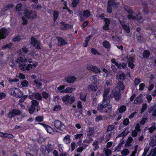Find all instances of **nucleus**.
Masks as SVG:
<instances>
[{
	"mask_svg": "<svg viewBox=\"0 0 156 156\" xmlns=\"http://www.w3.org/2000/svg\"><path fill=\"white\" fill-rule=\"evenodd\" d=\"M58 16V12L57 11H55L53 13L54 20L55 21L57 18Z\"/></svg>",
	"mask_w": 156,
	"mask_h": 156,
	"instance_id": "5fc2aeb1",
	"label": "nucleus"
},
{
	"mask_svg": "<svg viewBox=\"0 0 156 156\" xmlns=\"http://www.w3.org/2000/svg\"><path fill=\"white\" fill-rule=\"evenodd\" d=\"M83 137V134L82 133L77 134L74 136L75 139H81Z\"/></svg>",
	"mask_w": 156,
	"mask_h": 156,
	"instance_id": "3c124183",
	"label": "nucleus"
},
{
	"mask_svg": "<svg viewBox=\"0 0 156 156\" xmlns=\"http://www.w3.org/2000/svg\"><path fill=\"white\" fill-rule=\"evenodd\" d=\"M102 69L103 72H104L106 74V76H109L111 75L109 70H107L105 68H102Z\"/></svg>",
	"mask_w": 156,
	"mask_h": 156,
	"instance_id": "ea45409f",
	"label": "nucleus"
},
{
	"mask_svg": "<svg viewBox=\"0 0 156 156\" xmlns=\"http://www.w3.org/2000/svg\"><path fill=\"white\" fill-rule=\"evenodd\" d=\"M9 31L6 28H3L0 30V39H4L8 34Z\"/></svg>",
	"mask_w": 156,
	"mask_h": 156,
	"instance_id": "9d476101",
	"label": "nucleus"
},
{
	"mask_svg": "<svg viewBox=\"0 0 156 156\" xmlns=\"http://www.w3.org/2000/svg\"><path fill=\"white\" fill-rule=\"evenodd\" d=\"M24 16L27 19H34L37 17L36 13L35 12L30 11L27 9L24 11Z\"/></svg>",
	"mask_w": 156,
	"mask_h": 156,
	"instance_id": "0eeeda50",
	"label": "nucleus"
},
{
	"mask_svg": "<svg viewBox=\"0 0 156 156\" xmlns=\"http://www.w3.org/2000/svg\"><path fill=\"white\" fill-rule=\"evenodd\" d=\"M104 151L105 152L106 155L107 156L110 155L112 153L111 150L109 149H106L105 148H104Z\"/></svg>",
	"mask_w": 156,
	"mask_h": 156,
	"instance_id": "72a5a7b5",
	"label": "nucleus"
},
{
	"mask_svg": "<svg viewBox=\"0 0 156 156\" xmlns=\"http://www.w3.org/2000/svg\"><path fill=\"white\" fill-rule=\"evenodd\" d=\"M43 98L45 99L47 98L50 97V96L46 92H43L42 94Z\"/></svg>",
	"mask_w": 156,
	"mask_h": 156,
	"instance_id": "4d7b16f0",
	"label": "nucleus"
},
{
	"mask_svg": "<svg viewBox=\"0 0 156 156\" xmlns=\"http://www.w3.org/2000/svg\"><path fill=\"white\" fill-rule=\"evenodd\" d=\"M105 24L103 27V29L105 30H107L108 29V26L110 23V21L107 18H105L104 19Z\"/></svg>",
	"mask_w": 156,
	"mask_h": 156,
	"instance_id": "aec40b11",
	"label": "nucleus"
},
{
	"mask_svg": "<svg viewBox=\"0 0 156 156\" xmlns=\"http://www.w3.org/2000/svg\"><path fill=\"white\" fill-rule=\"evenodd\" d=\"M31 44L34 46L36 48L39 49H41L40 41L37 40V39L33 37H31Z\"/></svg>",
	"mask_w": 156,
	"mask_h": 156,
	"instance_id": "6e6552de",
	"label": "nucleus"
},
{
	"mask_svg": "<svg viewBox=\"0 0 156 156\" xmlns=\"http://www.w3.org/2000/svg\"><path fill=\"white\" fill-rule=\"evenodd\" d=\"M150 55V52L147 50H145L143 53V56L144 58H147Z\"/></svg>",
	"mask_w": 156,
	"mask_h": 156,
	"instance_id": "79ce46f5",
	"label": "nucleus"
},
{
	"mask_svg": "<svg viewBox=\"0 0 156 156\" xmlns=\"http://www.w3.org/2000/svg\"><path fill=\"white\" fill-rule=\"evenodd\" d=\"M86 94L84 92H82L80 94V99L83 101L86 100Z\"/></svg>",
	"mask_w": 156,
	"mask_h": 156,
	"instance_id": "c756f323",
	"label": "nucleus"
},
{
	"mask_svg": "<svg viewBox=\"0 0 156 156\" xmlns=\"http://www.w3.org/2000/svg\"><path fill=\"white\" fill-rule=\"evenodd\" d=\"M102 120V117L101 115L97 116L95 119V121L96 122H98Z\"/></svg>",
	"mask_w": 156,
	"mask_h": 156,
	"instance_id": "09e8293b",
	"label": "nucleus"
},
{
	"mask_svg": "<svg viewBox=\"0 0 156 156\" xmlns=\"http://www.w3.org/2000/svg\"><path fill=\"white\" fill-rule=\"evenodd\" d=\"M65 87L64 85L56 87L55 89V90L57 93L60 92L62 93H64L65 90L64 89L65 88Z\"/></svg>",
	"mask_w": 156,
	"mask_h": 156,
	"instance_id": "f3484780",
	"label": "nucleus"
},
{
	"mask_svg": "<svg viewBox=\"0 0 156 156\" xmlns=\"http://www.w3.org/2000/svg\"><path fill=\"white\" fill-rule=\"evenodd\" d=\"M122 143L119 144L118 145L115 147V152H119L121 149L122 145Z\"/></svg>",
	"mask_w": 156,
	"mask_h": 156,
	"instance_id": "2f4dec72",
	"label": "nucleus"
},
{
	"mask_svg": "<svg viewBox=\"0 0 156 156\" xmlns=\"http://www.w3.org/2000/svg\"><path fill=\"white\" fill-rule=\"evenodd\" d=\"M116 78L118 79L123 80L125 79L126 76L124 74L121 73L116 76Z\"/></svg>",
	"mask_w": 156,
	"mask_h": 156,
	"instance_id": "393cba45",
	"label": "nucleus"
},
{
	"mask_svg": "<svg viewBox=\"0 0 156 156\" xmlns=\"http://www.w3.org/2000/svg\"><path fill=\"white\" fill-rule=\"evenodd\" d=\"M134 57L135 56L134 55H132L129 57L128 59V66L131 69L133 68L135 66V65L133 63L135 59Z\"/></svg>",
	"mask_w": 156,
	"mask_h": 156,
	"instance_id": "f8f14e48",
	"label": "nucleus"
},
{
	"mask_svg": "<svg viewBox=\"0 0 156 156\" xmlns=\"http://www.w3.org/2000/svg\"><path fill=\"white\" fill-rule=\"evenodd\" d=\"M94 66H93L91 64H89L87 65V69L88 70H91L92 71Z\"/></svg>",
	"mask_w": 156,
	"mask_h": 156,
	"instance_id": "13d9d810",
	"label": "nucleus"
},
{
	"mask_svg": "<svg viewBox=\"0 0 156 156\" xmlns=\"http://www.w3.org/2000/svg\"><path fill=\"white\" fill-rule=\"evenodd\" d=\"M43 117L42 116H38L36 118V121L38 122H41L43 121Z\"/></svg>",
	"mask_w": 156,
	"mask_h": 156,
	"instance_id": "49530a36",
	"label": "nucleus"
},
{
	"mask_svg": "<svg viewBox=\"0 0 156 156\" xmlns=\"http://www.w3.org/2000/svg\"><path fill=\"white\" fill-rule=\"evenodd\" d=\"M39 124L41 125L46 129L48 133L50 134H52L53 133V130L50 127L45 124L43 123H40Z\"/></svg>",
	"mask_w": 156,
	"mask_h": 156,
	"instance_id": "2eb2a0df",
	"label": "nucleus"
},
{
	"mask_svg": "<svg viewBox=\"0 0 156 156\" xmlns=\"http://www.w3.org/2000/svg\"><path fill=\"white\" fill-rule=\"evenodd\" d=\"M143 95L140 94L139 96L134 101V104H140L143 101Z\"/></svg>",
	"mask_w": 156,
	"mask_h": 156,
	"instance_id": "4be33fe9",
	"label": "nucleus"
},
{
	"mask_svg": "<svg viewBox=\"0 0 156 156\" xmlns=\"http://www.w3.org/2000/svg\"><path fill=\"white\" fill-rule=\"evenodd\" d=\"M98 76L96 75H95L93 76H92L90 77V80L92 82H94L97 80V79L98 78Z\"/></svg>",
	"mask_w": 156,
	"mask_h": 156,
	"instance_id": "4c0bfd02",
	"label": "nucleus"
},
{
	"mask_svg": "<svg viewBox=\"0 0 156 156\" xmlns=\"http://www.w3.org/2000/svg\"><path fill=\"white\" fill-rule=\"evenodd\" d=\"M88 89L92 91H95L97 89V91L96 94V95H99L101 93L103 90V87L101 86H99L97 87L96 86L90 85L88 86Z\"/></svg>",
	"mask_w": 156,
	"mask_h": 156,
	"instance_id": "423d86ee",
	"label": "nucleus"
},
{
	"mask_svg": "<svg viewBox=\"0 0 156 156\" xmlns=\"http://www.w3.org/2000/svg\"><path fill=\"white\" fill-rule=\"evenodd\" d=\"M109 89H105L103 94V99L102 103L98 105V110L102 113L107 112V111L112 108L110 104V97L108 95Z\"/></svg>",
	"mask_w": 156,
	"mask_h": 156,
	"instance_id": "f03ea898",
	"label": "nucleus"
},
{
	"mask_svg": "<svg viewBox=\"0 0 156 156\" xmlns=\"http://www.w3.org/2000/svg\"><path fill=\"white\" fill-rule=\"evenodd\" d=\"M10 62L9 63L10 66L12 67L14 66H15L14 59L13 58H12L10 59Z\"/></svg>",
	"mask_w": 156,
	"mask_h": 156,
	"instance_id": "864d4df0",
	"label": "nucleus"
},
{
	"mask_svg": "<svg viewBox=\"0 0 156 156\" xmlns=\"http://www.w3.org/2000/svg\"><path fill=\"white\" fill-rule=\"evenodd\" d=\"M34 82L36 84L37 87V88L39 89L42 87V84H41V83L38 82L36 80H34Z\"/></svg>",
	"mask_w": 156,
	"mask_h": 156,
	"instance_id": "8fccbe9b",
	"label": "nucleus"
},
{
	"mask_svg": "<svg viewBox=\"0 0 156 156\" xmlns=\"http://www.w3.org/2000/svg\"><path fill=\"white\" fill-rule=\"evenodd\" d=\"M32 105L31 106L34 107L37 106L38 104V102L35 100H32L31 101Z\"/></svg>",
	"mask_w": 156,
	"mask_h": 156,
	"instance_id": "37998d69",
	"label": "nucleus"
},
{
	"mask_svg": "<svg viewBox=\"0 0 156 156\" xmlns=\"http://www.w3.org/2000/svg\"><path fill=\"white\" fill-rule=\"evenodd\" d=\"M121 20L122 19L120 17L119 19L120 23L122 24L123 27L126 31V32L127 33H129L130 31V30L129 27L124 25L123 22L124 21V20Z\"/></svg>",
	"mask_w": 156,
	"mask_h": 156,
	"instance_id": "6ab92c4d",
	"label": "nucleus"
},
{
	"mask_svg": "<svg viewBox=\"0 0 156 156\" xmlns=\"http://www.w3.org/2000/svg\"><path fill=\"white\" fill-rule=\"evenodd\" d=\"M62 101L66 105L71 104L75 100V97L74 96L67 95L63 96L62 97Z\"/></svg>",
	"mask_w": 156,
	"mask_h": 156,
	"instance_id": "20e7f679",
	"label": "nucleus"
},
{
	"mask_svg": "<svg viewBox=\"0 0 156 156\" xmlns=\"http://www.w3.org/2000/svg\"><path fill=\"white\" fill-rule=\"evenodd\" d=\"M54 125L56 128L62 130L65 129V126L64 124L58 120L55 121Z\"/></svg>",
	"mask_w": 156,
	"mask_h": 156,
	"instance_id": "9b49d317",
	"label": "nucleus"
},
{
	"mask_svg": "<svg viewBox=\"0 0 156 156\" xmlns=\"http://www.w3.org/2000/svg\"><path fill=\"white\" fill-rule=\"evenodd\" d=\"M20 113V111L19 110L13 109L9 112L8 114V116L9 118H12L14 116L18 115Z\"/></svg>",
	"mask_w": 156,
	"mask_h": 156,
	"instance_id": "ddd939ff",
	"label": "nucleus"
},
{
	"mask_svg": "<svg viewBox=\"0 0 156 156\" xmlns=\"http://www.w3.org/2000/svg\"><path fill=\"white\" fill-rule=\"evenodd\" d=\"M92 140V139L91 138L88 137L86 140H84L83 142L84 143H89L91 142Z\"/></svg>",
	"mask_w": 156,
	"mask_h": 156,
	"instance_id": "0e129e2a",
	"label": "nucleus"
},
{
	"mask_svg": "<svg viewBox=\"0 0 156 156\" xmlns=\"http://www.w3.org/2000/svg\"><path fill=\"white\" fill-rule=\"evenodd\" d=\"M151 141L150 143V146H154L156 145V136H153L151 138Z\"/></svg>",
	"mask_w": 156,
	"mask_h": 156,
	"instance_id": "5701e85b",
	"label": "nucleus"
},
{
	"mask_svg": "<svg viewBox=\"0 0 156 156\" xmlns=\"http://www.w3.org/2000/svg\"><path fill=\"white\" fill-rule=\"evenodd\" d=\"M21 85L23 87H27L28 85V83L27 81L25 80L22 82Z\"/></svg>",
	"mask_w": 156,
	"mask_h": 156,
	"instance_id": "bf43d9fd",
	"label": "nucleus"
},
{
	"mask_svg": "<svg viewBox=\"0 0 156 156\" xmlns=\"http://www.w3.org/2000/svg\"><path fill=\"white\" fill-rule=\"evenodd\" d=\"M140 126L139 124H137L135 128V130H134L132 133V135L133 136L135 137L136 136L137 134V131L139 132L140 131Z\"/></svg>",
	"mask_w": 156,
	"mask_h": 156,
	"instance_id": "412c9836",
	"label": "nucleus"
},
{
	"mask_svg": "<svg viewBox=\"0 0 156 156\" xmlns=\"http://www.w3.org/2000/svg\"><path fill=\"white\" fill-rule=\"evenodd\" d=\"M6 96V94L3 92L0 93V100L4 98Z\"/></svg>",
	"mask_w": 156,
	"mask_h": 156,
	"instance_id": "e2e57ef3",
	"label": "nucleus"
},
{
	"mask_svg": "<svg viewBox=\"0 0 156 156\" xmlns=\"http://www.w3.org/2000/svg\"><path fill=\"white\" fill-rule=\"evenodd\" d=\"M115 128V126L113 125H109L107 131L109 132L113 130Z\"/></svg>",
	"mask_w": 156,
	"mask_h": 156,
	"instance_id": "de8ad7c7",
	"label": "nucleus"
},
{
	"mask_svg": "<svg viewBox=\"0 0 156 156\" xmlns=\"http://www.w3.org/2000/svg\"><path fill=\"white\" fill-rule=\"evenodd\" d=\"M34 98L37 100H40L41 99L42 97L40 94L36 93L34 95Z\"/></svg>",
	"mask_w": 156,
	"mask_h": 156,
	"instance_id": "f704fd0d",
	"label": "nucleus"
},
{
	"mask_svg": "<svg viewBox=\"0 0 156 156\" xmlns=\"http://www.w3.org/2000/svg\"><path fill=\"white\" fill-rule=\"evenodd\" d=\"M91 51L92 54L94 55L98 54V55L99 54V53H98L97 50L95 49L92 48L91 50Z\"/></svg>",
	"mask_w": 156,
	"mask_h": 156,
	"instance_id": "338daca9",
	"label": "nucleus"
},
{
	"mask_svg": "<svg viewBox=\"0 0 156 156\" xmlns=\"http://www.w3.org/2000/svg\"><path fill=\"white\" fill-rule=\"evenodd\" d=\"M79 2V0H73L72 4V6L73 7H75L77 5Z\"/></svg>",
	"mask_w": 156,
	"mask_h": 156,
	"instance_id": "c03bdc74",
	"label": "nucleus"
},
{
	"mask_svg": "<svg viewBox=\"0 0 156 156\" xmlns=\"http://www.w3.org/2000/svg\"><path fill=\"white\" fill-rule=\"evenodd\" d=\"M16 11L17 12H20L22 10V6L21 4H18L16 7Z\"/></svg>",
	"mask_w": 156,
	"mask_h": 156,
	"instance_id": "58836bf2",
	"label": "nucleus"
},
{
	"mask_svg": "<svg viewBox=\"0 0 156 156\" xmlns=\"http://www.w3.org/2000/svg\"><path fill=\"white\" fill-rule=\"evenodd\" d=\"M124 9L126 11L129 13L132 14L133 12V10L127 6H125L124 7Z\"/></svg>",
	"mask_w": 156,
	"mask_h": 156,
	"instance_id": "a18cd8bd",
	"label": "nucleus"
},
{
	"mask_svg": "<svg viewBox=\"0 0 156 156\" xmlns=\"http://www.w3.org/2000/svg\"><path fill=\"white\" fill-rule=\"evenodd\" d=\"M129 132L128 129H126L121 134L120 136H125L127 135Z\"/></svg>",
	"mask_w": 156,
	"mask_h": 156,
	"instance_id": "6e6d98bb",
	"label": "nucleus"
},
{
	"mask_svg": "<svg viewBox=\"0 0 156 156\" xmlns=\"http://www.w3.org/2000/svg\"><path fill=\"white\" fill-rule=\"evenodd\" d=\"M103 45L105 47L107 48H109L110 47V45L109 42L106 41L103 42Z\"/></svg>",
	"mask_w": 156,
	"mask_h": 156,
	"instance_id": "e433bc0d",
	"label": "nucleus"
},
{
	"mask_svg": "<svg viewBox=\"0 0 156 156\" xmlns=\"http://www.w3.org/2000/svg\"><path fill=\"white\" fill-rule=\"evenodd\" d=\"M92 71L96 73H99L100 72V69L98 68L96 66H95L93 68Z\"/></svg>",
	"mask_w": 156,
	"mask_h": 156,
	"instance_id": "69168bd1",
	"label": "nucleus"
},
{
	"mask_svg": "<svg viewBox=\"0 0 156 156\" xmlns=\"http://www.w3.org/2000/svg\"><path fill=\"white\" fill-rule=\"evenodd\" d=\"M146 98L147 99V101L148 102H150L152 100V98L151 96L149 94H147L146 95Z\"/></svg>",
	"mask_w": 156,
	"mask_h": 156,
	"instance_id": "603ef678",
	"label": "nucleus"
},
{
	"mask_svg": "<svg viewBox=\"0 0 156 156\" xmlns=\"http://www.w3.org/2000/svg\"><path fill=\"white\" fill-rule=\"evenodd\" d=\"M9 92L10 95L17 98L21 97L23 94L20 90L19 88H11L9 90Z\"/></svg>",
	"mask_w": 156,
	"mask_h": 156,
	"instance_id": "39448f33",
	"label": "nucleus"
},
{
	"mask_svg": "<svg viewBox=\"0 0 156 156\" xmlns=\"http://www.w3.org/2000/svg\"><path fill=\"white\" fill-rule=\"evenodd\" d=\"M76 79V77L74 76H69L66 78V80L68 83H71L74 82Z\"/></svg>",
	"mask_w": 156,
	"mask_h": 156,
	"instance_id": "dca6fc26",
	"label": "nucleus"
},
{
	"mask_svg": "<svg viewBox=\"0 0 156 156\" xmlns=\"http://www.w3.org/2000/svg\"><path fill=\"white\" fill-rule=\"evenodd\" d=\"M75 89L74 88H72L71 87H68L65 89V93H71L74 91Z\"/></svg>",
	"mask_w": 156,
	"mask_h": 156,
	"instance_id": "cd10ccee",
	"label": "nucleus"
},
{
	"mask_svg": "<svg viewBox=\"0 0 156 156\" xmlns=\"http://www.w3.org/2000/svg\"><path fill=\"white\" fill-rule=\"evenodd\" d=\"M90 13L89 11L85 10L83 11V15L85 17H88L89 16Z\"/></svg>",
	"mask_w": 156,
	"mask_h": 156,
	"instance_id": "473e14b6",
	"label": "nucleus"
},
{
	"mask_svg": "<svg viewBox=\"0 0 156 156\" xmlns=\"http://www.w3.org/2000/svg\"><path fill=\"white\" fill-rule=\"evenodd\" d=\"M41 151H42V154L45 155L48 154L49 152L46 149V148L45 146H44V147L42 149Z\"/></svg>",
	"mask_w": 156,
	"mask_h": 156,
	"instance_id": "c9c22d12",
	"label": "nucleus"
},
{
	"mask_svg": "<svg viewBox=\"0 0 156 156\" xmlns=\"http://www.w3.org/2000/svg\"><path fill=\"white\" fill-rule=\"evenodd\" d=\"M129 153V150L126 149H124L121 152V154L124 156H126Z\"/></svg>",
	"mask_w": 156,
	"mask_h": 156,
	"instance_id": "a19ab883",
	"label": "nucleus"
},
{
	"mask_svg": "<svg viewBox=\"0 0 156 156\" xmlns=\"http://www.w3.org/2000/svg\"><path fill=\"white\" fill-rule=\"evenodd\" d=\"M111 62L112 63H114L118 68L120 69L124 68L126 66V65L124 63H122L120 64H118V62L115 61V59L114 58H113L112 59Z\"/></svg>",
	"mask_w": 156,
	"mask_h": 156,
	"instance_id": "4468645a",
	"label": "nucleus"
},
{
	"mask_svg": "<svg viewBox=\"0 0 156 156\" xmlns=\"http://www.w3.org/2000/svg\"><path fill=\"white\" fill-rule=\"evenodd\" d=\"M58 44L59 45L65 44H67V42L61 37H58Z\"/></svg>",
	"mask_w": 156,
	"mask_h": 156,
	"instance_id": "b1692460",
	"label": "nucleus"
},
{
	"mask_svg": "<svg viewBox=\"0 0 156 156\" xmlns=\"http://www.w3.org/2000/svg\"><path fill=\"white\" fill-rule=\"evenodd\" d=\"M116 5V3L114 0H109L108 2L107 12H108L111 13L112 7H115Z\"/></svg>",
	"mask_w": 156,
	"mask_h": 156,
	"instance_id": "1a4fd4ad",
	"label": "nucleus"
},
{
	"mask_svg": "<svg viewBox=\"0 0 156 156\" xmlns=\"http://www.w3.org/2000/svg\"><path fill=\"white\" fill-rule=\"evenodd\" d=\"M61 27L62 30H67L72 28L73 26L70 25L65 24L64 23H62L61 24Z\"/></svg>",
	"mask_w": 156,
	"mask_h": 156,
	"instance_id": "a211bd4d",
	"label": "nucleus"
},
{
	"mask_svg": "<svg viewBox=\"0 0 156 156\" xmlns=\"http://www.w3.org/2000/svg\"><path fill=\"white\" fill-rule=\"evenodd\" d=\"M70 136L69 135H67L65 136L63 139V141L66 144H68L70 142Z\"/></svg>",
	"mask_w": 156,
	"mask_h": 156,
	"instance_id": "a878e982",
	"label": "nucleus"
},
{
	"mask_svg": "<svg viewBox=\"0 0 156 156\" xmlns=\"http://www.w3.org/2000/svg\"><path fill=\"white\" fill-rule=\"evenodd\" d=\"M147 156H156V147L152 149L150 154Z\"/></svg>",
	"mask_w": 156,
	"mask_h": 156,
	"instance_id": "c85d7f7f",
	"label": "nucleus"
},
{
	"mask_svg": "<svg viewBox=\"0 0 156 156\" xmlns=\"http://www.w3.org/2000/svg\"><path fill=\"white\" fill-rule=\"evenodd\" d=\"M18 77L21 79H25V75L22 73H20L19 74Z\"/></svg>",
	"mask_w": 156,
	"mask_h": 156,
	"instance_id": "774afa93",
	"label": "nucleus"
},
{
	"mask_svg": "<svg viewBox=\"0 0 156 156\" xmlns=\"http://www.w3.org/2000/svg\"><path fill=\"white\" fill-rule=\"evenodd\" d=\"M124 86L122 82H119L115 88L112 91L111 97H114L116 101H118L120 98V91L124 89Z\"/></svg>",
	"mask_w": 156,
	"mask_h": 156,
	"instance_id": "7ed1b4c3",
	"label": "nucleus"
},
{
	"mask_svg": "<svg viewBox=\"0 0 156 156\" xmlns=\"http://www.w3.org/2000/svg\"><path fill=\"white\" fill-rule=\"evenodd\" d=\"M126 106L124 105H122L119 107L118 110L119 112L122 113L126 111Z\"/></svg>",
	"mask_w": 156,
	"mask_h": 156,
	"instance_id": "bb28decb",
	"label": "nucleus"
},
{
	"mask_svg": "<svg viewBox=\"0 0 156 156\" xmlns=\"http://www.w3.org/2000/svg\"><path fill=\"white\" fill-rule=\"evenodd\" d=\"M16 62L19 64L20 69L23 71L34 69L38 65V62L32 59L28 58L24 59L21 57L18 58Z\"/></svg>",
	"mask_w": 156,
	"mask_h": 156,
	"instance_id": "f257e3e1",
	"label": "nucleus"
},
{
	"mask_svg": "<svg viewBox=\"0 0 156 156\" xmlns=\"http://www.w3.org/2000/svg\"><path fill=\"white\" fill-rule=\"evenodd\" d=\"M141 80L139 78H136L134 80V84L135 85L139 84Z\"/></svg>",
	"mask_w": 156,
	"mask_h": 156,
	"instance_id": "680f3d73",
	"label": "nucleus"
},
{
	"mask_svg": "<svg viewBox=\"0 0 156 156\" xmlns=\"http://www.w3.org/2000/svg\"><path fill=\"white\" fill-rule=\"evenodd\" d=\"M29 112L30 114H31L33 113L34 110L35 108L34 107L31 106L28 108Z\"/></svg>",
	"mask_w": 156,
	"mask_h": 156,
	"instance_id": "052dcab7",
	"label": "nucleus"
},
{
	"mask_svg": "<svg viewBox=\"0 0 156 156\" xmlns=\"http://www.w3.org/2000/svg\"><path fill=\"white\" fill-rule=\"evenodd\" d=\"M61 109V106L59 105H57L54 107L53 110L55 112H58L60 111Z\"/></svg>",
	"mask_w": 156,
	"mask_h": 156,
	"instance_id": "7c9ffc66",
	"label": "nucleus"
}]
</instances>
